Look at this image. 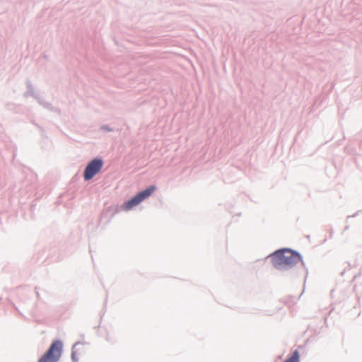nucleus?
<instances>
[{
	"mask_svg": "<svg viewBox=\"0 0 362 362\" xmlns=\"http://www.w3.org/2000/svg\"><path fill=\"white\" fill-rule=\"evenodd\" d=\"M273 266L278 269L291 268L298 264L301 257L299 254L288 249L276 251L271 255Z\"/></svg>",
	"mask_w": 362,
	"mask_h": 362,
	"instance_id": "f257e3e1",
	"label": "nucleus"
},
{
	"mask_svg": "<svg viewBox=\"0 0 362 362\" xmlns=\"http://www.w3.org/2000/svg\"><path fill=\"white\" fill-rule=\"evenodd\" d=\"M62 348V341H54L48 350L40 357L38 362H57L61 357Z\"/></svg>",
	"mask_w": 362,
	"mask_h": 362,
	"instance_id": "f03ea898",
	"label": "nucleus"
},
{
	"mask_svg": "<svg viewBox=\"0 0 362 362\" xmlns=\"http://www.w3.org/2000/svg\"><path fill=\"white\" fill-rule=\"evenodd\" d=\"M156 187L153 185L148 187L145 190H143L135 195L132 199L125 202L122 208L125 211H129L133 207L139 205L144 199L150 197L156 190Z\"/></svg>",
	"mask_w": 362,
	"mask_h": 362,
	"instance_id": "7ed1b4c3",
	"label": "nucleus"
},
{
	"mask_svg": "<svg viewBox=\"0 0 362 362\" xmlns=\"http://www.w3.org/2000/svg\"><path fill=\"white\" fill-rule=\"evenodd\" d=\"M103 162L100 159H94L86 166L84 171V179L86 180H90L95 176L102 168Z\"/></svg>",
	"mask_w": 362,
	"mask_h": 362,
	"instance_id": "20e7f679",
	"label": "nucleus"
},
{
	"mask_svg": "<svg viewBox=\"0 0 362 362\" xmlns=\"http://www.w3.org/2000/svg\"><path fill=\"white\" fill-rule=\"evenodd\" d=\"M88 347L83 343H76L72 349L71 358L74 362H78L79 359L87 355Z\"/></svg>",
	"mask_w": 362,
	"mask_h": 362,
	"instance_id": "39448f33",
	"label": "nucleus"
},
{
	"mask_svg": "<svg viewBox=\"0 0 362 362\" xmlns=\"http://www.w3.org/2000/svg\"><path fill=\"white\" fill-rule=\"evenodd\" d=\"M284 362H300V354L298 351H293L292 355L286 359Z\"/></svg>",
	"mask_w": 362,
	"mask_h": 362,
	"instance_id": "423d86ee",
	"label": "nucleus"
}]
</instances>
